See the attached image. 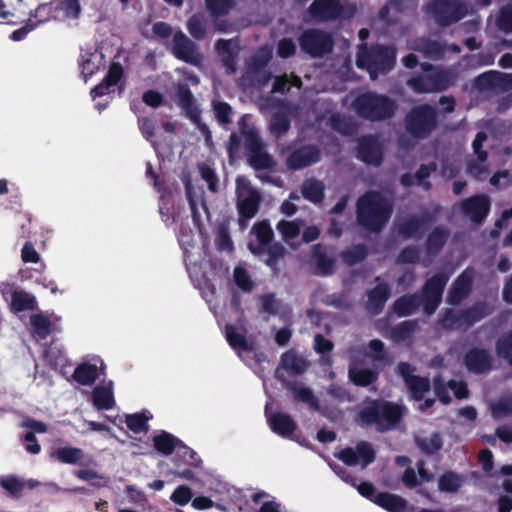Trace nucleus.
Returning a JSON list of instances; mask_svg holds the SVG:
<instances>
[{
	"label": "nucleus",
	"instance_id": "nucleus-1",
	"mask_svg": "<svg viewBox=\"0 0 512 512\" xmlns=\"http://www.w3.org/2000/svg\"><path fill=\"white\" fill-rule=\"evenodd\" d=\"M448 280L445 274H438L429 279L422 296H404L396 301L394 309L399 316L413 313L420 305L430 315L434 313L441 302L442 292Z\"/></svg>",
	"mask_w": 512,
	"mask_h": 512
},
{
	"label": "nucleus",
	"instance_id": "nucleus-2",
	"mask_svg": "<svg viewBox=\"0 0 512 512\" xmlns=\"http://www.w3.org/2000/svg\"><path fill=\"white\" fill-rule=\"evenodd\" d=\"M390 213V200L378 193H367L358 201V221L369 230L381 229L389 219Z\"/></svg>",
	"mask_w": 512,
	"mask_h": 512
},
{
	"label": "nucleus",
	"instance_id": "nucleus-3",
	"mask_svg": "<svg viewBox=\"0 0 512 512\" xmlns=\"http://www.w3.org/2000/svg\"><path fill=\"white\" fill-rule=\"evenodd\" d=\"M396 52L392 47L376 46L370 51L365 47L359 48L356 64L359 68L366 69L370 78L375 80L379 73H387L395 63Z\"/></svg>",
	"mask_w": 512,
	"mask_h": 512
},
{
	"label": "nucleus",
	"instance_id": "nucleus-4",
	"mask_svg": "<svg viewBox=\"0 0 512 512\" xmlns=\"http://www.w3.org/2000/svg\"><path fill=\"white\" fill-rule=\"evenodd\" d=\"M272 237L271 226L265 221H260L254 224L248 242V248L254 255L267 254L268 258L265 259V262L270 267H273L276 260L281 258L284 253L282 246L271 244Z\"/></svg>",
	"mask_w": 512,
	"mask_h": 512
},
{
	"label": "nucleus",
	"instance_id": "nucleus-5",
	"mask_svg": "<svg viewBox=\"0 0 512 512\" xmlns=\"http://www.w3.org/2000/svg\"><path fill=\"white\" fill-rule=\"evenodd\" d=\"M402 414L403 409L399 405L374 401L360 412V419L367 425H375L378 430H386L392 428Z\"/></svg>",
	"mask_w": 512,
	"mask_h": 512
},
{
	"label": "nucleus",
	"instance_id": "nucleus-6",
	"mask_svg": "<svg viewBox=\"0 0 512 512\" xmlns=\"http://www.w3.org/2000/svg\"><path fill=\"white\" fill-rule=\"evenodd\" d=\"M353 107L358 115L371 120L390 117L395 109L394 103L388 98L373 93H365L357 97Z\"/></svg>",
	"mask_w": 512,
	"mask_h": 512
},
{
	"label": "nucleus",
	"instance_id": "nucleus-7",
	"mask_svg": "<svg viewBox=\"0 0 512 512\" xmlns=\"http://www.w3.org/2000/svg\"><path fill=\"white\" fill-rule=\"evenodd\" d=\"M237 208L242 219H251L255 216L260 201L258 191L251 187L249 180L244 176L236 179Z\"/></svg>",
	"mask_w": 512,
	"mask_h": 512
},
{
	"label": "nucleus",
	"instance_id": "nucleus-8",
	"mask_svg": "<svg viewBox=\"0 0 512 512\" xmlns=\"http://www.w3.org/2000/svg\"><path fill=\"white\" fill-rule=\"evenodd\" d=\"M407 130L417 137L429 134L436 126V114L433 108L422 105L413 109L406 119Z\"/></svg>",
	"mask_w": 512,
	"mask_h": 512
},
{
	"label": "nucleus",
	"instance_id": "nucleus-9",
	"mask_svg": "<svg viewBox=\"0 0 512 512\" xmlns=\"http://www.w3.org/2000/svg\"><path fill=\"white\" fill-rule=\"evenodd\" d=\"M429 13L440 25L446 26L461 19L466 8L460 0H435L429 5Z\"/></svg>",
	"mask_w": 512,
	"mask_h": 512
},
{
	"label": "nucleus",
	"instance_id": "nucleus-10",
	"mask_svg": "<svg viewBox=\"0 0 512 512\" xmlns=\"http://www.w3.org/2000/svg\"><path fill=\"white\" fill-rule=\"evenodd\" d=\"M454 82V79L448 76V73L438 69H425L424 75L411 79L408 84L415 92H435L446 89Z\"/></svg>",
	"mask_w": 512,
	"mask_h": 512
},
{
	"label": "nucleus",
	"instance_id": "nucleus-11",
	"mask_svg": "<svg viewBox=\"0 0 512 512\" xmlns=\"http://www.w3.org/2000/svg\"><path fill=\"white\" fill-rule=\"evenodd\" d=\"M243 118L242 134L245 137L246 147L249 151V162L255 169L270 168L273 164L272 158L262 149L258 133L253 128H247Z\"/></svg>",
	"mask_w": 512,
	"mask_h": 512
},
{
	"label": "nucleus",
	"instance_id": "nucleus-12",
	"mask_svg": "<svg viewBox=\"0 0 512 512\" xmlns=\"http://www.w3.org/2000/svg\"><path fill=\"white\" fill-rule=\"evenodd\" d=\"M332 45L330 35L317 30L306 31L300 38L302 50L312 56H321L330 52Z\"/></svg>",
	"mask_w": 512,
	"mask_h": 512
},
{
	"label": "nucleus",
	"instance_id": "nucleus-13",
	"mask_svg": "<svg viewBox=\"0 0 512 512\" xmlns=\"http://www.w3.org/2000/svg\"><path fill=\"white\" fill-rule=\"evenodd\" d=\"M338 458L349 466L360 465L365 468L374 460V451L370 444L362 442L355 448L342 450Z\"/></svg>",
	"mask_w": 512,
	"mask_h": 512
},
{
	"label": "nucleus",
	"instance_id": "nucleus-14",
	"mask_svg": "<svg viewBox=\"0 0 512 512\" xmlns=\"http://www.w3.org/2000/svg\"><path fill=\"white\" fill-rule=\"evenodd\" d=\"M172 49L174 55L185 62L193 65L201 63V55L196 51L195 44L181 31L174 34Z\"/></svg>",
	"mask_w": 512,
	"mask_h": 512
},
{
	"label": "nucleus",
	"instance_id": "nucleus-15",
	"mask_svg": "<svg viewBox=\"0 0 512 512\" xmlns=\"http://www.w3.org/2000/svg\"><path fill=\"white\" fill-rule=\"evenodd\" d=\"M398 371L403 377L408 389L415 400H421L424 394L428 392L429 382L425 378L417 377L413 374V368L407 363H400Z\"/></svg>",
	"mask_w": 512,
	"mask_h": 512
},
{
	"label": "nucleus",
	"instance_id": "nucleus-16",
	"mask_svg": "<svg viewBox=\"0 0 512 512\" xmlns=\"http://www.w3.org/2000/svg\"><path fill=\"white\" fill-rule=\"evenodd\" d=\"M123 74V69L120 64L113 63L104 78L103 82L91 90V95L95 100L97 97L109 95L114 93L119 88V82Z\"/></svg>",
	"mask_w": 512,
	"mask_h": 512
},
{
	"label": "nucleus",
	"instance_id": "nucleus-17",
	"mask_svg": "<svg viewBox=\"0 0 512 512\" xmlns=\"http://www.w3.org/2000/svg\"><path fill=\"white\" fill-rule=\"evenodd\" d=\"M104 369L101 359L95 358L91 362L80 364L74 371V379L81 385H91Z\"/></svg>",
	"mask_w": 512,
	"mask_h": 512
},
{
	"label": "nucleus",
	"instance_id": "nucleus-18",
	"mask_svg": "<svg viewBox=\"0 0 512 512\" xmlns=\"http://www.w3.org/2000/svg\"><path fill=\"white\" fill-rule=\"evenodd\" d=\"M489 208V199L484 195L472 197L462 203L464 214L474 222H481L487 216Z\"/></svg>",
	"mask_w": 512,
	"mask_h": 512
},
{
	"label": "nucleus",
	"instance_id": "nucleus-19",
	"mask_svg": "<svg viewBox=\"0 0 512 512\" xmlns=\"http://www.w3.org/2000/svg\"><path fill=\"white\" fill-rule=\"evenodd\" d=\"M104 56L97 49L83 50L80 55L79 66L85 81L103 66Z\"/></svg>",
	"mask_w": 512,
	"mask_h": 512
},
{
	"label": "nucleus",
	"instance_id": "nucleus-20",
	"mask_svg": "<svg viewBox=\"0 0 512 512\" xmlns=\"http://www.w3.org/2000/svg\"><path fill=\"white\" fill-rule=\"evenodd\" d=\"M265 411L269 426L273 432L282 437H287L295 431L296 424L289 415L282 412L269 414L268 405H266Z\"/></svg>",
	"mask_w": 512,
	"mask_h": 512
},
{
	"label": "nucleus",
	"instance_id": "nucleus-21",
	"mask_svg": "<svg viewBox=\"0 0 512 512\" xmlns=\"http://www.w3.org/2000/svg\"><path fill=\"white\" fill-rule=\"evenodd\" d=\"M339 0H316L310 6V13L316 20L333 19L340 15Z\"/></svg>",
	"mask_w": 512,
	"mask_h": 512
},
{
	"label": "nucleus",
	"instance_id": "nucleus-22",
	"mask_svg": "<svg viewBox=\"0 0 512 512\" xmlns=\"http://www.w3.org/2000/svg\"><path fill=\"white\" fill-rule=\"evenodd\" d=\"M358 156L366 163L380 164L382 152L378 142L372 137L361 139L358 147Z\"/></svg>",
	"mask_w": 512,
	"mask_h": 512
},
{
	"label": "nucleus",
	"instance_id": "nucleus-23",
	"mask_svg": "<svg viewBox=\"0 0 512 512\" xmlns=\"http://www.w3.org/2000/svg\"><path fill=\"white\" fill-rule=\"evenodd\" d=\"M93 405L98 410H109L115 404L112 382L102 383L94 388L91 394Z\"/></svg>",
	"mask_w": 512,
	"mask_h": 512
},
{
	"label": "nucleus",
	"instance_id": "nucleus-24",
	"mask_svg": "<svg viewBox=\"0 0 512 512\" xmlns=\"http://www.w3.org/2000/svg\"><path fill=\"white\" fill-rule=\"evenodd\" d=\"M226 339L229 345L243 358V353L252 352V347L245 339V330L242 326H226Z\"/></svg>",
	"mask_w": 512,
	"mask_h": 512
},
{
	"label": "nucleus",
	"instance_id": "nucleus-25",
	"mask_svg": "<svg viewBox=\"0 0 512 512\" xmlns=\"http://www.w3.org/2000/svg\"><path fill=\"white\" fill-rule=\"evenodd\" d=\"M84 451L77 447L60 446L50 452V457L63 464H81L84 459Z\"/></svg>",
	"mask_w": 512,
	"mask_h": 512
},
{
	"label": "nucleus",
	"instance_id": "nucleus-26",
	"mask_svg": "<svg viewBox=\"0 0 512 512\" xmlns=\"http://www.w3.org/2000/svg\"><path fill=\"white\" fill-rule=\"evenodd\" d=\"M319 159L318 151L313 147H304L293 152L288 160L287 164L292 169H299L310 165Z\"/></svg>",
	"mask_w": 512,
	"mask_h": 512
},
{
	"label": "nucleus",
	"instance_id": "nucleus-27",
	"mask_svg": "<svg viewBox=\"0 0 512 512\" xmlns=\"http://www.w3.org/2000/svg\"><path fill=\"white\" fill-rule=\"evenodd\" d=\"M153 442H154L155 448L159 452H161L165 455L172 453V451L174 449H179V450H184L185 453L189 452L191 458L194 457V453L192 451H190L185 446H180L179 441L169 433L162 432V433L156 435L153 439Z\"/></svg>",
	"mask_w": 512,
	"mask_h": 512
},
{
	"label": "nucleus",
	"instance_id": "nucleus-28",
	"mask_svg": "<svg viewBox=\"0 0 512 512\" xmlns=\"http://www.w3.org/2000/svg\"><path fill=\"white\" fill-rule=\"evenodd\" d=\"M349 377L356 385L366 386L376 379V373L373 370L365 369L360 366L355 356H352V362L349 368Z\"/></svg>",
	"mask_w": 512,
	"mask_h": 512
},
{
	"label": "nucleus",
	"instance_id": "nucleus-29",
	"mask_svg": "<svg viewBox=\"0 0 512 512\" xmlns=\"http://www.w3.org/2000/svg\"><path fill=\"white\" fill-rule=\"evenodd\" d=\"M373 501L389 512H408L406 501L397 495L380 493Z\"/></svg>",
	"mask_w": 512,
	"mask_h": 512
},
{
	"label": "nucleus",
	"instance_id": "nucleus-30",
	"mask_svg": "<svg viewBox=\"0 0 512 512\" xmlns=\"http://www.w3.org/2000/svg\"><path fill=\"white\" fill-rule=\"evenodd\" d=\"M465 361L467 368L475 373H482L490 368V357L484 350H472Z\"/></svg>",
	"mask_w": 512,
	"mask_h": 512
},
{
	"label": "nucleus",
	"instance_id": "nucleus-31",
	"mask_svg": "<svg viewBox=\"0 0 512 512\" xmlns=\"http://www.w3.org/2000/svg\"><path fill=\"white\" fill-rule=\"evenodd\" d=\"M30 326L31 333L37 340L45 339L53 330L50 319L43 314L31 315Z\"/></svg>",
	"mask_w": 512,
	"mask_h": 512
},
{
	"label": "nucleus",
	"instance_id": "nucleus-32",
	"mask_svg": "<svg viewBox=\"0 0 512 512\" xmlns=\"http://www.w3.org/2000/svg\"><path fill=\"white\" fill-rule=\"evenodd\" d=\"M82 12L79 0H61L57 6V18L61 21L78 20Z\"/></svg>",
	"mask_w": 512,
	"mask_h": 512
},
{
	"label": "nucleus",
	"instance_id": "nucleus-33",
	"mask_svg": "<svg viewBox=\"0 0 512 512\" xmlns=\"http://www.w3.org/2000/svg\"><path fill=\"white\" fill-rule=\"evenodd\" d=\"M486 138L487 136L484 132H479L472 144L474 153L477 155L480 162L479 165L470 164L468 166L469 173L475 177H480V175L486 170V166L484 165L486 153L481 150L482 144Z\"/></svg>",
	"mask_w": 512,
	"mask_h": 512
},
{
	"label": "nucleus",
	"instance_id": "nucleus-34",
	"mask_svg": "<svg viewBox=\"0 0 512 512\" xmlns=\"http://www.w3.org/2000/svg\"><path fill=\"white\" fill-rule=\"evenodd\" d=\"M179 242L185 251L186 258V266L190 274L193 273L192 269L196 265L197 259L195 255L197 254L199 257L201 256V248L197 247V251H192L194 249L193 243L194 239L190 238L188 233L185 230H182L179 235Z\"/></svg>",
	"mask_w": 512,
	"mask_h": 512
},
{
	"label": "nucleus",
	"instance_id": "nucleus-35",
	"mask_svg": "<svg viewBox=\"0 0 512 512\" xmlns=\"http://www.w3.org/2000/svg\"><path fill=\"white\" fill-rule=\"evenodd\" d=\"M36 305L37 301L34 295L23 290H16L13 292L11 297V308L14 311L20 312L32 310Z\"/></svg>",
	"mask_w": 512,
	"mask_h": 512
},
{
	"label": "nucleus",
	"instance_id": "nucleus-36",
	"mask_svg": "<svg viewBox=\"0 0 512 512\" xmlns=\"http://www.w3.org/2000/svg\"><path fill=\"white\" fill-rule=\"evenodd\" d=\"M471 285V275L468 272H464L458 277L453 284L451 291L449 292V302L452 304L458 303L469 291Z\"/></svg>",
	"mask_w": 512,
	"mask_h": 512
},
{
	"label": "nucleus",
	"instance_id": "nucleus-37",
	"mask_svg": "<svg viewBox=\"0 0 512 512\" xmlns=\"http://www.w3.org/2000/svg\"><path fill=\"white\" fill-rule=\"evenodd\" d=\"M389 297V288L386 284H379L368 297V309L372 313H378Z\"/></svg>",
	"mask_w": 512,
	"mask_h": 512
},
{
	"label": "nucleus",
	"instance_id": "nucleus-38",
	"mask_svg": "<svg viewBox=\"0 0 512 512\" xmlns=\"http://www.w3.org/2000/svg\"><path fill=\"white\" fill-rule=\"evenodd\" d=\"M216 48L218 52L222 54L228 72L233 73L235 70L233 58L237 51V42L234 40H219L216 44Z\"/></svg>",
	"mask_w": 512,
	"mask_h": 512
},
{
	"label": "nucleus",
	"instance_id": "nucleus-39",
	"mask_svg": "<svg viewBox=\"0 0 512 512\" xmlns=\"http://www.w3.org/2000/svg\"><path fill=\"white\" fill-rule=\"evenodd\" d=\"M282 366L287 370L300 374L307 369L308 363L302 356L297 355L293 351H288L282 356Z\"/></svg>",
	"mask_w": 512,
	"mask_h": 512
},
{
	"label": "nucleus",
	"instance_id": "nucleus-40",
	"mask_svg": "<svg viewBox=\"0 0 512 512\" xmlns=\"http://www.w3.org/2000/svg\"><path fill=\"white\" fill-rule=\"evenodd\" d=\"M410 48L423 53L424 56L429 58H438L443 53V48L440 44L427 39L417 40L414 44L410 45Z\"/></svg>",
	"mask_w": 512,
	"mask_h": 512
},
{
	"label": "nucleus",
	"instance_id": "nucleus-41",
	"mask_svg": "<svg viewBox=\"0 0 512 512\" xmlns=\"http://www.w3.org/2000/svg\"><path fill=\"white\" fill-rule=\"evenodd\" d=\"M139 128L143 136L149 140L154 149L158 151L160 146V130H155V123L150 118H144L139 121Z\"/></svg>",
	"mask_w": 512,
	"mask_h": 512
},
{
	"label": "nucleus",
	"instance_id": "nucleus-42",
	"mask_svg": "<svg viewBox=\"0 0 512 512\" xmlns=\"http://www.w3.org/2000/svg\"><path fill=\"white\" fill-rule=\"evenodd\" d=\"M291 390L295 399L304 402L313 409H318L319 404L317 398L314 396L312 390L301 383L292 385Z\"/></svg>",
	"mask_w": 512,
	"mask_h": 512
},
{
	"label": "nucleus",
	"instance_id": "nucleus-43",
	"mask_svg": "<svg viewBox=\"0 0 512 512\" xmlns=\"http://www.w3.org/2000/svg\"><path fill=\"white\" fill-rule=\"evenodd\" d=\"M435 170V166H422L415 176L404 175L401 178V182L404 186H410L417 184L423 188H428V184L425 179L430 175L431 171Z\"/></svg>",
	"mask_w": 512,
	"mask_h": 512
},
{
	"label": "nucleus",
	"instance_id": "nucleus-44",
	"mask_svg": "<svg viewBox=\"0 0 512 512\" xmlns=\"http://www.w3.org/2000/svg\"><path fill=\"white\" fill-rule=\"evenodd\" d=\"M178 101L179 104L187 110L190 118L197 122L198 121V111L196 107L193 106L192 96L189 89L186 86L180 85L178 87Z\"/></svg>",
	"mask_w": 512,
	"mask_h": 512
},
{
	"label": "nucleus",
	"instance_id": "nucleus-45",
	"mask_svg": "<svg viewBox=\"0 0 512 512\" xmlns=\"http://www.w3.org/2000/svg\"><path fill=\"white\" fill-rule=\"evenodd\" d=\"M323 185L317 180H307L303 184L302 193L303 196L311 202H319L323 197Z\"/></svg>",
	"mask_w": 512,
	"mask_h": 512
},
{
	"label": "nucleus",
	"instance_id": "nucleus-46",
	"mask_svg": "<svg viewBox=\"0 0 512 512\" xmlns=\"http://www.w3.org/2000/svg\"><path fill=\"white\" fill-rule=\"evenodd\" d=\"M463 480L457 474L447 472L438 481L439 489L443 492L454 493L462 486Z\"/></svg>",
	"mask_w": 512,
	"mask_h": 512
},
{
	"label": "nucleus",
	"instance_id": "nucleus-47",
	"mask_svg": "<svg viewBox=\"0 0 512 512\" xmlns=\"http://www.w3.org/2000/svg\"><path fill=\"white\" fill-rule=\"evenodd\" d=\"M151 418V415H147L145 413H135L126 415V425L127 427L134 433H140L143 431H147L148 429V420Z\"/></svg>",
	"mask_w": 512,
	"mask_h": 512
},
{
	"label": "nucleus",
	"instance_id": "nucleus-48",
	"mask_svg": "<svg viewBox=\"0 0 512 512\" xmlns=\"http://www.w3.org/2000/svg\"><path fill=\"white\" fill-rule=\"evenodd\" d=\"M233 279L236 286L244 292H250L254 288V281L248 271L242 266H237L234 269Z\"/></svg>",
	"mask_w": 512,
	"mask_h": 512
},
{
	"label": "nucleus",
	"instance_id": "nucleus-49",
	"mask_svg": "<svg viewBox=\"0 0 512 512\" xmlns=\"http://www.w3.org/2000/svg\"><path fill=\"white\" fill-rule=\"evenodd\" d=\"M418 446L426 453H434L442 448L443 442L439 434L433 433L425 437L416 438Z\"/></svg>",
	"mask_w": 512,
	"mask_h": 512
},
{
	"label": "nucleus",
	"instance_id": "nucleus-50",
	"mask_svg": "<svg viewBox=\"0 0 512 512\" xmlns=\"http://www.w3.org/2000/svg\"><path fill=\"white\" fill-rule=\"evenodd\" d=\"M490 313V308L486 304H478L474 306L472 309L467 311L463 317L460 319V324L471 325L479 320H481L484 316Z\"/></svg>",
	"mask_w": 512,
	"mask_h": 512
},
{
	"label": "nucleus",
	"instance_id": "nucleus-51",
	"mask_svg": "<svg viewBox=\"0 0 512 512\" xmlns=\"http://www.w3.org/2000/svg\"><path fill=\"white\" fill-rule=\"evenodd\" d=\"M212 495L219 501H234L236 490L227 483L216 482L210 487Z\"/></svg>",
	"mask_w": 512,
	"mask_h": 512
},
{
	"label": "nucleus",
	"instance_id": "nucleus-52",
	"mask_svg": "<svg viewBox=\"0 0 512 512\" xmlns=\"http://www.w3.org/2000/svg\"><path fill=\"white\" fill-rule=\"evenodd\" d=\"M491 414L495 419H501L512 414V398H501L491 404Z\"/></svg>",
	"mask_w": 512,
	"mask_h": 512
},
{
	"label": "nucleus",
	"instance_id": "nucleus-53",
	"mask_svg": "<svg viewBox=\"0 0 512 512\" xmlns=\"http://www.w3.org/2000/svg\"><path fill=\"white\" fill-rule=\"evenodd\" d=\"M290 121L286 113H277L270 123V130L275 136H281L289 129Z\"/></svg>",
	"mask_w": 512,
	"mask_h": 512
},
{
	"label": "nucleus",
	"instance_id": "nucleus-54",
	"mask_svg": "<svg viewBox=\"0 0 512 512\" xmlns=\"http://www.w3.org/2000/svg\"><path fill=\"white\" fill-rule=\"evenodd\" d=\"M192 490L185 485L178 486L171 494L170 500L179 506H185L192 501Z\"/></svg>",
	"mask_w": 512,
	"mask_h": 512
},
{
	"label": "nucleus",
	"instance_id": "nucleus-55",
	"mask_svg": "<svg viewBox=\"0 0 512 512\" xmlns=\"http://www.w3.org/2000/svg\"><path fill=\"white\" fill-rule=\"evenodd\" d=\"M187 29L194 38H202L205 34L204 17L202 15H193L187 23Z\"/></svg>",
	"mask_w": 512,
	"mask_h": 512
},
{
	"label": "nucleus",
	"instance_id": "nucleus-56",
	"mask_svg": "<svg viewBox=\"0 0 512 512\" xmlns=\"http://www.w3.org/2000/svg\"><path fill=\"white\" fill-rule=\"evenodd\" d=\"M277 228L286 241L296 237L300 231V225L294 221H281L278 223Z\"/></svg>",
	"mask_w": 512,
	"mask_h": 512
},
{
	"label": "nucleus",
	"instance_id": "nucleus-57",
	"mask_svg": "<svg viewBox=\"0 0 512 512\" xmlns=\"http://www.w3.org/2000/svg\"><path fill=\"white\" fill-rule=\"evenodd\" d=\"M498 354L512 365V332L502 337L497 344Z\"/></svg>",
	"mask_w": 512,
	"mask_h": 512
},
{
	"label": "nucleus",
	"instance_id": "nucleus-58",
	"mask_svg": "<svg viewBox=\"0 0 512 512\" xmlns=\"http://www.w3.org/2000/svg\"><path fill=\"white\" fill-rule=\"evenodd\" d=\"M301 80L297 76L288 78L287 76L277 77L272 89V92H284L290 86L300 87Z\"/></svg>",
	"mask_w": 512,
	"mask_h": 512
},
{
	"label": "nucleus",
	"instance_id": "nucleus-59",
	"mask_svg": "<svg viewBox=\"0 0 512 512\" xmlns=\"http://www.w3.org/2000/svg\"><path fill=\"white\" fill-rule=\"evenodd\" d=\"M497 26L505 32L512 31V5L504 7L500 11L497 17Z\"/></svg>",
	"mask_w": 512,
	"mask_h": 512
},
{
	"label": "nucleus",
	"instance_id": "nucleus-60",
	"mask_svg": "<svg viewBox=\"0 0 512 512\" xmlns=\"http://www.w3.org/2000/svg\"><path fill=\"white\" fill-rule=\"evenodd\" d=\"M415 324L410 321H405L399 324L393 330V338L397 342H401L406 340L410 336V334L414 331Z\"/></svg>",
	"mask_w": 512,
	"mask_h": 512
},
{
	"label": "nucleus",
	"instance_id": "nucleus-61",
	"mask_svg": "<svg viewBox=\"0 0 512 512\" xmlns=\"http://www.w3.org/2000/svg\"><path fill=\"white\" fill-rule=\"evenodd\" d=\"M0 485L13 495H17L23 488L22 482L14 476L0 477Z\"/></svg>",
	"mask_w": 512,
	"mask_h": 512
},
{
	"label": "nucleus",
	"instance_id": "nucleus-62",
	"mask_svg": "<svg viewBox=\"0 0 512 512\" xmlns=\"http://www.w3.org/2000/svg\"><path fill=\"white\" fill-rule=\"evenodd\" d=\"M207 7L215 15L225 14L233 5V0H206Z\"/></svg>",
	"mask_w": 512,
	"mask_h": 512
},
{
	"label": "nucleus",
	"instance_id": "nucleus-63",
	"mask_svg": "<svg viewBox=\"0 0 512 512\" xmlns=\"http://www.w3.org/2000/svg\"><path fill=\"white\" fill-rule=\"evenodd\" d=\"M366 250L363 246H355L345 252H343L344 260L349 264H354L364 258Z\"/></svg>",
	"mask_w": 512,
	"mask_h": 512
},
{
	"label": "nucleus",
	"instance_id": "nucleus-64",
	"mask_svg": "<svg viewBox=\"0 0 512 512\" xmlns=\"http://www.w3.org/2000/svg\"><path fill=\"white\" fill-rule=\"evenodd\" d=\"M446 239V234L443 230L436 229L428 238V248L431 251L439 250Z\"/></svg>",
	"mask_w": 512,
	"mask_h": 512
}]
</instances>
